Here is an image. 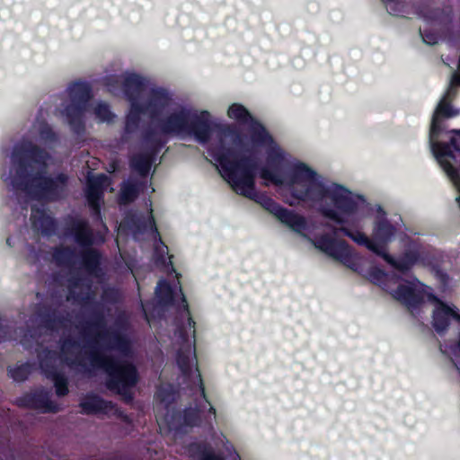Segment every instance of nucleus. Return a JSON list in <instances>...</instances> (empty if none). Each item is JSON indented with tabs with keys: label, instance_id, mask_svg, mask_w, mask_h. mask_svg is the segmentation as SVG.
Masks as SVG:
<instances>
[{
	"label": "nucleus",
	"instance_id": "obj_1",
	"mask_svg": "<svg viewBox=\"0 0 460 460\" xmlns=\"http://www.w3.org/2000/svg\"><path fill=\"white\" fill-rule=\"evenodd\" d=\"M216 128L219 139L212 146L210 155L222 178L236 194L254 200L265 208L272 198L256 190L259 158L253 148L244 142L245 136L237 124H217Z\"/></svg>",
	"mask_w": 460,
	"mask_h": 460
},
{
	"label": "nucleus",
	"instance_id": "obj_2",
	"mask_svg": "<svg viewBox=\"0 0 460 460\" xmlns=\"http://www.w3.org/2000/svg\"><path fill=\"white\" fill-rule=\"evenodd\" d=\"M317 173L305 163L294 164L288 176L287 183L292 185L291 196L298 201H313L324 205L323 201L331 199L334 208L345 215L358 211V204L351 192L338 183L325 185L317 180Z\"/></svg>",
	"mask_w": 460,
	"mask_h": 460
},
{
	"label": "nucleus",
	"instance_id": "obj_3",
	"mask_svg": "<svg viewBox=\"0 0 460 460\" xmlns=\"http://www.w3.org/2000/svg\"><path fill=\"white\" fill-rule=\"evenodd\" d=\"M61 358L70 367H86L87 361L93 367L103 369L109 376L107 387L123 396L126 402L133 400L129 388L136 385L137 373L136 367L127 360L119 361L99 352L83 350L78 341L66 339L61 345Z\"/></svg>",
	"mask_w": 460,
	"mask_h": 460
},
{
	"label": "nucleus",
	"instance_id": "obj_4",
	"mask_svg": "<svg viewBox=\"0 0 460 460\" xmlns=\"http://www.w3.org/2000/svg\"><path fill=\"white\" fill-rule=\"evenodd\" d=\"M49 158V155L45 150L27 140L16 145L12 154V163L18 167L17 174L20 177H23L29 169H38L37 173L27 177L23 183V190L37 199L56 194L67 182L68 178L64 173H60L56 179L44 176L43 170Z\"/></svg>",
	"mask_w": 460,
	"mask_h": 460
},
{
	"label": "nucleus",
	"instance_id": "obj_5",
	"mask_svg": "<svg viewBox=\"0 0 460 460\" xmlns=\"http://www.w3.org/2000/svg\"><path fill=\"white\" fill-rule=\"evenodd\" d=\"M319 210L323 217L341 225V226L336 227L329 223L325 224V227L331 229L332 235L330 234H323L317 236L314 242V246L317 249L343 265L352 269L354 266V259L350 246L345 240L336 238V236L341 233L358 245L365 246L376 255L380 253L379 250L382 245L373 242L363 232L358 230L353 231L343 226L346 220L338 212L339 210L337 208L334 209L330 205H322Z\"/></svg>",
	"mask_w": 460,
	"mask_h": 460
},
{
	"label": "nucleus",
	"instance_id": "obj_6",
	"mask_svg": "<svg viewBox=\"0 0 460 460\" xmlns=\"http://www.w3.org/2000/svg\"><path fill=\"white\" fill-rule=\"evenodd\" d=\"M83 343L100 345L110 350H116L124 356L131 353V341L128 336L106 327L103 315H98L86 321L81 326H75Z\"/></svg>",
	"mask_w": 460,
	"mask_h": 460
},
{
	"label": "nucleus",
	"instance_id": "obj_7",
	"mask_svg": "<svg viewBox=\"0 0 460 460\" xmlns=\"http://www.w3.org/2000/svg\"><path fill=\"white\" fill-rule=\"evenodd\" d=\"M450 133L452 135L448 142L433 145L432 154L460 192V166L453 165L460 164V130H452Z\"/></svg>",
	"mask_w": 460,
	"mask_h": 460
},
{
	"label": "nucleus",
	"instance_id": "obj_8",
	"mask_svg": "<svg viewBox=\"0 0 460 460\" xmlns=\"http://www.w3.org/2000/svg\"><path fill=\"white\" fill-rule=\"evenodd\" d=\"M227 116L239 126H249L250 139L252 146H270L274 138L266 127L241 103H233L227 110Z\"/></svg>",
	"mask_w": 460,
	"mask_h": 460
},
{
	"label": "nucleus",
	"instance_id": "obj_9",
	"mask_svg": "<svg viewBox=\"0 0 460 460\" xmlns=\"http://www.w3.org/2000/svg\"><path fill=\"white\" fill-rule=\"evenodd\" d=\"M160 128L164 135H193L198 141L201 142V119L190 111L181 110L172 113L160 122Z\"/></svg>",
	"mask_w": 460,
	"mask_h": 460
},
{
	"label": "nucleus",
	"instance_id": "obj_10",
	"mask_svg": "<svg viewBox=\"0 0 460 460\" xmlns=\"http://www.w3.org/2000/svg\"><path fill=\"white\" fill-rule=\"evenodd\" d=\"M258 147H269L267 152L265 166L259 164L258 174L264 180L272 182L276 186H281L285 183V179L280 173V168L284 162V155L276 142L269 146H257Z\"/></svg>",
	"mask_w": 460,
	"mask_h": 460
},
{
	"label": "nucleus",
	"instance_id": "obj_11",
	"mask_svg": "<svg viewBox=\"0 0 460 460\" xmlns=\"http://www.w3.org/2000/svg\"><path fill=\"white\" fill-rule=\"evenodd\" d=\"M449 91L447 95L442 98L439 102L431 119L430 129H429V145L431 151H433V145L444 144L445 142L438 141V137L443 133L444 128L442 127L440 118H452L457 115V111H455L448 100Z\"/></svg>",
	"mask_w": 460,
	"mask_h": 460
},
{
	"label": "nucleus",
	"instance_id": "obj_12",
	"mask_svg": "<svg viewBox=\"0 0 460 460\" xmlns=\"http://www.w3.org/2000/svg\"><path fill=\"white\" fill-rule=\"evenodd\" d=\"M69 96L71 104L66 108V113L72 123L74 119L82 116L86 103L91 99V88L87 84H75L69 88Z\"/></svg>",
	"mask_w": 460,
	"mask_h": 460
},
{
	"label": "nucleus",
	"instance_id": "obj_13",
	"mask_svg": "<svg viewBox=\"0 0 460 460\" xmlns=\"http://www.w3.org/2000/svg\"><path fill=\"white\" fill-rule=\"evenodd\" d=\"M380 253L376 254L381 257L386 263L400 272L410 270L417 263H424L425 256L417 250L405 251L398 258H394L386 252L385 247H381Z\"/></svg>",
	"mask_w": 460,
	"mask_h": 460
},
{
	"label": "nucleus",
	"instance_id": "obj_14",
	"mask_svg": "<svg viewBox=\"0 0 460 460\" xmlns=\"http://www.w3.org/2000/svg\"><path fill=\"white\" fill-rule=\"evenodd\" d=\"M264 209L295 232L300 233L306 228V220L303 216L283 208L273 199Z\"/></svg>",
	"mask_w": 460,
	"mask_h": 460
},
{
	"label": "nucleus",
	"instance_id": "obj_15",
	"mask_svg": "<svg viewBox=\"0 0 460 460\" xmlns=\"http://www.w3.org/2000/svg\"><path fill=\"white\" fill-rule=\"evenodd\" d=\"M20 401L22 405L39 410L43 413H57L60 410L58 404L50 400L49 393L44 390L28 394Z\"/></svg>",
	"mask_w": 460,
	"mask_h": 460
},
{
	"label": "nucleus",
	"instance_id": "obj_16",
	"mask_svg": "<svg viewBox=\"0 0 460 460\" xmlns=\"http://www.w3.org/2000/svg\"><path fill=\"white\" fill-rule=\"evenodd\" d=\"M437 305L432 314V325L438 333L445 332L452 319L460 322V315L458 313L444 301L435 297Z\"/></svg>",
	"mask_w": 460,
	"mask_h": 460
},
{
	"label": "nucleus",
	"instance_id": "obj_17",
	"mask_svg": "<svg viewBox=\"0 0 460 460\" xmlns=\"http://www.w3.org/2000/svg\"><path fill=\"white\" fill-rule=\"evenodd\" d=\"M393 296L403 305L412 315L414 314V310L419 309L424 303L423 293L411 285H398Z\"/></svg>",
	"mask_w": 460,
	"mask_h": 460
},
{
	"label": "nucleus",
	"instance_id": "obj_18",
	"mask_svg": "<svg viewBox=\"0 0 460 460\" xmlns=\"http://www.w3.org/2000/svg\"><path fill=\"white\" fill-rule=\"evenodd\" d=\"M110 184L111 180L105 174L88 178L86 198L97 217H100V200L102 197L103 190Z\"/></svg>",
	"mask_w": 460,
	"mask_h": 460
},
{
	"label": "nucleus",
	"instance_id": "obj_19",
	"mask_svg": "<svg viewBox=\"0 0 460 460\" xmlns=\"http://www.w3.org/2000/svg\"><path fill=\"white\" fill-rule=\"evenodd\" d=\"M123 89L128 100L130 102V105L134 103L140 105L142 101L152 90L148 88L142 78L137 75H128L125 77Z\"/></svg>",
	"mask_w": 460,
	"mask_h": 460
},
{
	"label": "nucleus",
	"instance_id": "obj_20",
	"mask_svg": "<svg viewBox=\"0 0 460 460\" xmlns=\"http://www.w3.org/2000/svg\"><path fill=\"white\" fill-rule=\"evenodd\" d=\"M169 99L162 92L151 90L140 103L143 113H147L152 119L158 118L168 106Z\"/></svg>",
	"mask_w": 460,
	"mask_h": 460
},
{
	"label": "nucleus",
	"instance_id": "obj_21",
	"mask_svg": "<svg viewBox=\"0 0 460 460\" xmlns=\"http://www.w3.org/2000/svg\"><path fill=\"white\" fill-rule=\"evenodd\" d=\"M434 25L438 27V30L444 36L450 37L454 31V14L450 8H435L429 12L427 15Z\"/></svg>",
	"mask_w": 460,
	"mask_h": 460
},
{
	"label": "nucleus",
	"instance_id": "obj_22",
	"mask_svg": "<svg viewBox=\"0 0 460 460\" xmlns=\"http://www.w3.org/2000/svg\"><path fill=\"white\" fill-rule=\"evenodd\" d=\"M69 294L66 300L73 299L79 304H85L92 299L91 284L83 279H71L68 285Z\"/></svg>",
	"mask_w": 460,
	"mask_h": 460
},
{
	"label": "nucleus",
	"instance_id": "obj_23",
	"mask_svg": "<svg viewBox=\"0 0 460 460\" xmlns=\"http://www.w3.org/2000/svg\"><path fill=\"white\" fill-rule=\"evenodd\" d=\"M395 232L396 228L386 218L378 219L374 226L372 241L386 249V244L391 242Z\"/></svg>",
	"mask_w": 460,
	"mask_h": 460
},
{
	"label": "nucleus",
	"instance_id": "obj_24",
	"mask_svg": "<svg viewBox=\"0 0 460 460\" xmlns=\"http://www.w3.org/2000/svg\"><path fill=\"white\" fill-rule=\"evenodd\" d=\"M203 433L205 431L212 432L214 429V424H218L223 421L221 414L217 415L216 408L208 400L205 385H203Z\"/></svg>",
	"mask_w": 460,
	"mask_h": 460
},
{
	"label": "nucleus",
	"instance_id": "obj_25",
	"mask_svg": "<svg viewBox=\"0 0 460 460\" xmlns=\"http://www.w3.org/2000/svg\"><path fill=\"white\" fill-rule=\"evenodd\" d=\"M75 242L83 247H89L94 243L93 231L85 220H76L72 226Z\"/></svg>",
	"mask_w": 460,
	"mask_h": 460
},
{
	"label": "nucleus",
	"instance_id": "obj_26",
	"mask_svg": "<svg viewBox=\"0 0 460 460\" xmlns=\"http://www.w3.org/2000/svg\"><path fill=\"white\" fill-rule=\"evenodd\" d=\"M82 411L86 414L106 412L113 408L111 402H106L98 396H86L81 402Z\"/></svg>",
	"mask_w": 460,
	"mask_h": 460
},
{
	"label": "nucleus",
	"instance_id": "obj_27",
	"mask_svg": "<svg viewBox=\"0 0 460 460\" xmlns=\"http://www.w3.org/2000/svg\"><path fill=\"white\" fill-rule=\"evenodd\" d=\"M32 226L44 234H50L56 230V223L52 217L46 215L43 210L36 209L32 212Z\"/></svg>",
	"mask_w": 460,
	"mask_h": 460
},
{
	"label": "nucleus",
	"instance_id": "obj_28",
	"mask_svg": "<svg viewBox=\"0 0 460 460\" xmlns=\"http://www.w3.org/2000/svg\"><path fill=\"white\" fill-rule=\"evenodd\" d=\"M83 265L85 270L90 274H95L99 269L101 254L93 248L84 250L81 252Z\"/></svg>",
	"mask_w": 460,
	"mask_h": 460
},
{
	"label": "nucleus",
	"instance_id": "obj_29",
	"mask_svg": "<svg viewBox=\"0 0 460 460\" xmlns=\"http://www.w3.org/2000/svg\"><path fill=\"white\" fill-rule=\"evenodd\" d=\"M68 315L67 314L66 316H64L60 312L53 311L51 314H49L44 317L43 322L48 329L58 331L71 325V320L68 318Z\"/></svg>",
	"mask_w": 460,
	"mask_h": 460
},
{
	"label": "nucleus",
	"instance_id": "obj_30",
	"mask_svg": "<svg viewBox=\"0 0 460 460\" xmlns=\"http://www.w3.org/2000/svg\"><path fill=\"white\" fill-rule=\"evenodd\" d=\"M144 114L141 105L134 103L130 105V111L126 118L125 134H130L137 130L140 122V115Z\"/></svg>",
	"mask_w": 460,
	"mask_h": 460
},
{
	"label": "nucleus",
	"instance_id": "obj_31",
	"mask_svg": "<svg viewBox=\"0 0 460 460\" xmlns=\"http://www.w3.org/2000/svg\"><path fill=\"white\" fill-rule=\"evenodd\" d=\"M139 194V189L137 183L128 182L121 187L119 203L121 205H128L133 202Z\"/></svg>",
	"mask_w": 460,
	"mask_h": 460
},
{
	"label": "nucleus",
	"instance_id": "obj_32",
	"mask_svg": "<svg viewBox=\"0 0 460 460\" xmlns=\"http://www.w3.org/2000/svg\"><path fill=\"white\" fill-rule=\"evenodd\" d=\"M131 167L137 171L140 175L145 176L148 173L151 163L147 155L139 154L134 155L130 160Z\"/></svg>",
	"mask_w": 460,
	"mask_h": 460
},
{
	"label": "nucleus",
	"instance_id": "obj_33",
	"mask_svg": "<svg viewBox=\"0 0 460 460\" xmlns=\"http://www.w3.org/2000/svg\"><path fill=\"white\" fill-rule=\"evenodd\" d=\"M161 128L159 129L152 127H148L143 133V141L154 147L161 146L163 142L161 140Z\"/></svg>",
	"mask_w": 460,
	"mask_h": 460
},
{
	"label": "nucleus",
	"instance_id": "obj_34",
	"mask_svg": "<svg viewBox=\"0 0 460 460\" xmlns=\"http://www.w3.org/2000/svg\"><path fill=\"white\" fill-rule=\"evenodd\" d=\"M75 252L69 247H61L56 249L53 253V259L59 266L70 264L74 258Z\"/></svg>",
	"mask_w": 460,
	"mask_h": 460
},
{
	"label": "nucleus",
	"instance_id": "obj_35",
	"mask_svg": "<svg viewBox=\"0 0 460 460\" xmlns=\"http://www.w3.org/2000/svg\"><path fill=\"white\" fill-rule=\"evenodd\" d=\"M53 381L58 396H65L68 394L67 379L64 375L59 373L54 374Z\"/></svg>",
	"mask_w": 460,
	"mask_h": 460
},
{
	"label": "nucleus",
	"instance_id": "obj_36",
	"mask_svg": "<svg viewBox=\"0 0 460 460\" xmlns=\"http://www.w3.org/2000/svg\"><path fill=\"white\" fill-rule=\"evenodd\" d=\"M122 298V295L119 289L113 288H106L103 289L102 300L108 304H117Z\"/></svg>",
	"mask_w": 460,
	"mask_h": 460
},
{
	"label": "nucleus",
	"instance_id": "obj_37",
	"mask_svg": "<svg viewBox=\"0 0 460 460\" xmlns=\"http://www.w3.org/2000/svg\"><path fill=\"white\" fill-rule=\"evenodd\" d=\"M420 33L423 41L428 45H435L440 39L447 38V36H444L439 30L438 31H434L431 30H424L422 31L420 30Z\"/></svg>",
	"mask_w": 460,
	"mask_h": 460
},
{
	"label": "nucleus",
	"instance_id": "obj_38",
	"mask_svg": "<svg viewBox=\"0 0 460 460\" xmlns=\"http://www.w3.org/2000/svg\"><path fill=\"white\" fill-rule=\"evenodd\" d=\"M12 377L18 382H22L26 380L30 375V365H22L20 367H17L14 369H12L11 371Z\"/></svg>",
	"mask_w": 460,
	"mask_h": 460
},
{
	"label": "nucleus",
	"instance_id": "obj_39",
	"mask_svg": "<svg viewBox=\"0 0 460 460\" xmlns=\"http://www.w3.org/2000/svg\"><path fill=\"white\" fill-rule=\"evenodd\" d=\"M156 293H163L164 294V297H160V303H163L164 305L170 304L172 301V290L169 285L166 283H159L158 289L156 290Z\"/></svg>",
	"mask_w": 460,
	"mask_h": 460
},
{
	"label": "nucleus",
	"instance_id": "obj_40",
	"mask_svg": "<svg viewBox=\"0 0 460 460\" xmlns=\"http://www.w3.org/2000/svg\"><path fill=\"white\" fill-rule=\"evenodd\" d=\"M368 274L371 281L375 284H380L384 282L386 278V273L385 270L377 267L372 268Z\"/></svg>",
	"mask_w": 460,
	"mask_h": 460
},
{
	"label": "nucleus",
	"instance_id": "obj_41",
	"mask_svg": "<svg viewBox=\"0 0 460 460\" xmlns=\"http://www.w3.org/2000/svg\"><path fill=\"white\" fill-rule=\"evenodd\" d=\"M95 114L102 120L110 121L112 119V114L109 107L105 104H99L95 108Z\"/></svg>",
	"mask_w": 460,
	"mask_h": 460
},
{
	"label": "nucleus",
	"instance_id": "obj_42",
	"mask_svg": "<svg viewBox=\"0 0 460 460\" xmlns=\"http://www.w3.org/2000/svg\"><path fill=\"white\" fill-rule=\"evenodd\" d=\"M177 363L184 374L190 371V358L189 356H185L181 352H179L177 355Z\"/></svg>",
	"mask_w": 460,
	"mask_h": 460
},
{
	"label": "nucleus",
	"instance_id": "obj_43",
	"mask_svg": "<svg viewBox=\"0 0 460 460\" xmlns=\"http://www.w3.org/2000/svg\"><path fill=\"white\" fill-rule=\"evenodd\" d=\"M203 460H226L222 455L210 451L207 443L203 441Z\"/></svg>",
	"mask_w": 460,
	"mask_h": 460
},
{
	"label": "nucleus",
	"instance_id": "obj_44",
	"mask_svg": "<svg viewBox=\"0 0 460 460\" xmlns=\"http://www.w3.org/2000/svg\"><path fill=\"white\" fill-rule=\"evenodd\" d=\"M210 113L203 110V144L208 139Z\"/></svg>",
	"mask_w": 460,
	"mask_h": 460
},
{
	"label": "nucleus",
	"instance_id": "obj_45",
	"mask_svg": "<svg viewBox=\"0 0 460 460\" xmlns=\"http://www.w3.org/2000/svg\"><path fill=\"white\" fill-rule=\"evenodd\" d=\"M194 417H197V413L195 411H193V410L186 411L185 414H184L185 423L188 425H190V426L196 425Z\"/></svg>",
	"mask_w": 460,
	"mask_h": 460
},
{
	"label": "nucleus",
	"instance_id": "obj_46",
	"mask_svg": "<svg viewBox=\"0 0 460 460\" xmlns=\"http://www.w3.org/2000/svg\"><path fill=\"white\" fill-rule=\"evenodd\" d=\"M385 3H391L392 4L389 6L390 13L395 14L399 12L398 6L401 4L400 0H383Z\"/></svg>",
	"mask_w": 460,
	"mask_h": 460
},
{
	"label": "nucleus",
	"instance_id": "obj_47",
	"mask_svg": "<svg viewBox=\"0 0 460 460\" xmlns=\"http://www.w3.org/2000/svg\"><path fill=\"white\" fill-rule=\"evenodd\" d=\"M454 86H460V71L457 69V72H455L452 75L450 82V88ZM451 89L448 91L450 92Z\"/></svg>",
	"mask_w": 460,
	"mask_h": 460
},
{
	"label": "nucleus",
	"instance_id": "obj_48",
	"mask_svg": "<svg viewBox=\"0 0 460 460\" xmlns=\"http://www.w3.org/2000/svg\"><path fill=\"white\" fill-rule=\"evenodd\" d=\"M119 162L117 160H114L110 164L109 168L107 170L109 172H113L117 170Z\"/></svg>",
	"mask_w": 460,
	"mask_h": 460
},
{
	"label": "nucleus",
	"instance_id": "obj_49",
	"mask_svg": "<svg viewBox=\"0 0 460 460\" xmlns=\"http://www.w3.org/2000/svg\"><path fill=\"white\" fill-rule=\"evenodd\" d=\"M230 456L233 458V460H241L239 454L235 450L230 453Z\"/></svg>",
	"mask_w": 460,
	"mask_h": 460
},
{
	"label": "nucleus",
	"instance_id": "obj_50",
	"mask_svg": "<svg viewBox=\"0 0 460 460\" xmlns=\"http://www.w3.org/2000/svg\"><path fill=\"white\" fill-rule=\"evenodd\" d=\"M457 348H458V349H459V350H460V339H459V340H458V341H457Z\"/></svg>",
	"mask_w": 460,
	"mask_h": 460
},
{
	"label": "nucleus",
	"instance_id": "obj_51",
	"mask_svg": "<svg viewBox=\"0 0 460 460\" xmlns=\"http://www.w3.org/2000/svg\"><path fill=\"white\" fill-rule=\"evenodd\" d=\"M456 200H457V202H458V204H459V207H460V197H457V198H456Z\"/></svg>",
	"mask_w": 460,
	"mask_h": 460
}]
</instances>
